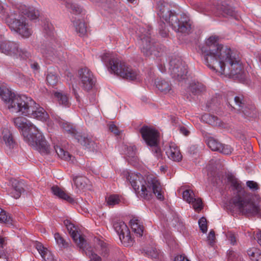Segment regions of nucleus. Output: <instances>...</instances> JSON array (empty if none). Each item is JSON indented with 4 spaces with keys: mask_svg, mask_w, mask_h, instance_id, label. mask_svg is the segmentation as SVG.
<instances>
[{
    "mask_svg": "<svg viewBox=\"0 0 261 261\" xmlns=\"http://www.w3.org/2000/svg\"><path fill=\"white\" fill-rule=\"evenodd\" d=\"M218 37L211 36L201 47V56L205 64L212 70L231 77H238L242 65L238 51L219 44Z\"/></svg>",
    "mask_w": 261,
    "mask_h": 261,
    "instance_id": "nucleus-1",
    "label": "nucleus"
},
{
    "mask_svg": "<svg viewBox=\"0 0 261 261\" xmlns=\"http://www.w3.org/2000/svg\"><path fill=\"white\" fill-rule=\"evenodd\" d=\"M0 97L12 112L45 121L48 115L30 97L18 95L4 85H0Z\"/></svg>",
    "mask_w": 261,
    "mask_h": 261,
    "instance_id": "nucleus-2",
    "label": "nucleus"
},
{
    "mask_svg": "<svg viewBox=\"0 0 261 261\" xmlns=\"http://www.w3.org/2000/svg\"><path fill=\"white\" fill-rule=\"evenodd\" d=\"M127 174V180L129 181L136 193H140L141 198L149 200L154 195L160 200L164 199L160 182L156 177L148 176L146 180L139 173Z\"/></svg>",
    "mask_w": 261,
    "mask_h": 261,
    "instance_id": "nucleus-3",
    "label": "nucleus"
},
{
    "mask_svg": "<svg viewBox=\"0 0 261 261\" xmlns=\"http://www.w3.org/2000/svg\"><path fill=\"white\" fill-rule=\"evenodd\" d=\"M227 181L230 184V187L237 194L232 198L234 206L240 213L244 215L252 216L258 213V208L253 201L252 194L246 192L241 185V182L232 173L227 175Z\"/></svg>",
    "mask_w": 261,
    "mask_h": 261,
    "instance_id": "nucleus-4",
    "label": "nucleus"
},
{
    "mask_svg": "<svg viewBox=\"0 0 261 261\" xmlns=\"http://www.w3.org/2000/svg\"><path fill=\"white\" fill-rule=\"evenodd\" d=\"M16 126L21 129L25 141L33 146H37L43 153H49V149L42 134L30 121L23 117H16L13 119Z\"/></svg>",
    "mask_w": 261,
    "mask_h": 261,
    "instance_id": "nucleus-5",
    "label": "nucleus"
},
{
    "mask_svg": "<svg viewBox=\"0 0 261 261\" xmlns=\"http://www.w3.org/2000/svg\"><path fill=\"white\" fill-rule=\"evenodd\" d=\"M101 60L110 72L130 81L138 79L139 74L136 71L126 66L125 63L118 59L114 58L111 54H104L101 57Z\"/></svg>",
    "mask_w": 261,
    "mask_h": 261,
    "instance_id": "nucleus-6",
    "label": "nucleus"
},
{
    "mask_svg": "<svg viewBox=\"0 0 261 261\" xmlns=\"http://www.w3.org/2000/svg\"><path fill=\"white\" fill-rule=\"evenodd\" d=\"M5 22L12 31L23 37L28 38L32 33L28 24L25 22V18L18 13V10L9 9L7 11Z\"/></svg>",
    "mask_w": 261,
    "mask_h": 261,
    "instance_id": "nucleus-7",
    "label": "nucleus"
},
{
    "mask_svg": "<svg viewBox=\"0 0 261 261\" xmlns=\"http://www.w3.org/2000/svg\"><path fill=\"white\" fill-rule=\"evenodd\" d=\"M140 133L147 145L152 148L151 151L157 160H162V152L160 147L159 146L160 141L159 132L152 127L144 125L140 128Z\"/></svg>",
    "mask_w": 261,
    "mask_h": 261,
    "instance_id": "nucleus-8",
    "label": "nucleus"
},
{
    "mask_svg": "<svg viewBox=\"0 0 261 261\" xmlns=\"http://www.w3.org/2000/svg\"><path fill=\"white\" fill-rule=\"evenodd\" d=\"M227 102L232 108L242 113L245 116L253 117L256 115L255 108L253 106L247 105L246 100L242 94L234 96L232 93H230Z\"/></svg>",
    "mask_w": 261,
    "mask_h": 261,
    "instance_id": "nucleus-9",
    "label": "nucleus"
},
{
    "mask_svg": "<svg viewBox=\"0 0 261 261\" xmlns=\"http://www.w3.org/2000/svg\"><path fill=\"white\" fill-rule=\"evenodd\" d=\"M0 52L14 58L26 59L30 57V53L19 47V44L14 41L0 40Z\"/></svg>",
    "mask_w": 261,
    "mask_h": 261,
    "instance_id": "nucleus-10",
    "label": "nucleus"
},
{
    "mask_svg": "<svg viewBox=\"0 0 261 261\" xmlns=\"http://www.w3.org/2000/svg\"><path fill=\"white\" fill-rule=\"evenodd\" d=\"M169 70L172 78L178 81L187 78L188 67L180 58H172L171 59Z\"/></svg>",
    "mask_w": 261,
    "mask_h": 261,
    "instance_id": "nucleus-11",
    "label": "nucleus"
},
{
    "mask_svg": "<svg viewBox=\"0 0 261 261\" xmlns=\"http://www.w3.org/2000/svg\"><path fill=\"white\" fill-rule=\"evenodd\" d=\"M150 28L147 27V31L145 32L143 29L141 30V34L139 36L141 40L140 48L142 53L145 56H149L152 54L156 55L158 45L155 41L151 38Z\"/></svg>",
    "mask_w": 261,
    "mask_h": 261,
    "instance_id": "nucleus-12",
    "label": "nucleus"
},
{
    "mask_svg": "<svg viewBox=\"0 0 261 261\" xmlns=\"http://www.w3.org/2000/svg\"><path fill=\"white\" fill-rule=\"evenodd\" d=\"M192 23L189 16L182 14L180 17L172 16L171 26L176 32L189 34L192 29Z\"/></svg>",
    "mask_w": 261,
    "mask_h": 261,
    "instance_id": "nucleus-13",
    "label": "nucleus"
},
{
    "mask_svg": "<svg viewBox=\"0 0 261 261\" xmlns=\"http://www.w3.org/2000/svg\"><path fill=\"white\" fill-rule=\"evenodd\" d=\"M80 85L85 90H90L95 85V80L92 72L87 68L79 71Z\"/></svg>",
    "mask_w": 261,
    "mask_h": 261,
    "instance_id": "nucleus-14",
    "label": "nucleus"
},
{
    "mask_svg": "<svg viewBox=\"0 0 261 261\" xmlns=\"http://www.w3.org/2000/svg\"><path fill=\"white\" fill-rule=\"evenodd\" d=\"M158 8L159 9L158 13L159 16L171 25L172 16H176L177 15L175 12L172 11L171 6L165 2H160L158 4Z\"/></svg>",
    "mask_w": 261,
    "mask_h": 261,
    "instance_id": "nucleus-15",
    "label": "nucleus"
},
{
    "mask_svg": "<svg viewBox=\"0 0 261 261\" xmlns=\"http://www.w3.org/2000/svg\"><path fill=\"white\" fill-rule=\"evenodd\" d=\"M55 119L64 132L70 135L71 137H74L76 140L77 136L81 135V133L77 131L75 126L73 124L64 120L58 116L56 117Z\"/></svg>",
    "mask_w": 261,
    "mask_h": 261,
    "instance_id": "nucleus-16",
    "label": "nucleus"
},
{
    "mask_svg": "<svg viewBox=\"0 0 261 261\" xmlns=\"http://www.w3.org/2000/svg\"><path fill=\"white\" fill-rule=\"evenodd\" d=\"M66 228L73 240L77 245L81 248H85L86 246V241L82 235L79 234L77 231H76L75 229H74L75 228L74 225L71 223V224L68 225Z\"/></svg>",
    "mask_w": 261,
    "mask_h": 261,
    "instance_id": "nucleus-17",
    "label": "nucleus"
},
{
    "mask_svg": "<svg viewBox=\"0 0 261 261\" xmlns=\"http://www.w3.org/2000/svg\"><path fill=\"white\" fill-rule=\"evenodd\" d=\"M13 10H18L20 14L21 13L32 20L37 19L40 14L39 11L34 7H27L25 5L20 6L18 8Z\"/></svg>",
    "mask_w": 261,
    "mask_h": 261,
    "instance_id": "nucleus-18",
    "label": "nucleus"
},
{
    "mask_svg": "<svg viewBox=\"0 0 261 261\" xmlns=\"http://www.w3.org/2000/svg\"><path fill=\"white\" fill-rule=\"evenodd\" d=\"M166 153L170 159L175 162L180 161L182 158L177 146L174 143H170Z\"/></svg>",
    "mask_w": 261,
    "mask_h": 261,
    "instance_id": "nucleus-19",
    "label": "nucleus"
},
{
    "mask_svg": "<svg viewBox=\"0 0 261 261\" xmlns=\"http://www.w3.org/2000/svg\"><path fill=\"white\" fill-rule=\"evenodd\" d=\"M23 184L21 181L14 180L12 181L10 195L15 199L19 198L24 192Z\"/></svg>",
    "mask_w": 261,
    "mask_h": 261,
    "instance_id": "nucleus-20",
    "label": "nucleus"
},
{
    "mask_svg": "<svg viewBox=\"0 0 261 261\" xmlns=\"http://www.w3.org/2000/svg\"><path fill=\"white\" fill-rule=\"evenodd\" d=\"M216 9L222 12L223 15L230 16H236V11L234 8L227 4L225 2H219L217 4Z\"/></svg>",
    "mask_w": 261,
    "mask_h": 261,
    "instance_id": "nucleus-21",
    "label": "nucleus"
},
{
    "mask_svg": "<svg viewBox=\"0 0 261 261\" xmlns=\"http://www.w3.org/2000/svg\"><path fill=\"white\" fill-rule=\"evenodd\" d=\"M77 140L81 145L85 146L90 151H94L97 149V144L91 138L84 135L77 136Z\"/></svg>",
    "mask_w": 261,
    "mask_h": 261,
    "instance_id": "nucleus-22",
    "label": "nucleus"
},
{
    "mask_svg": "<svg viewBox=\"0 0 261 261\" xmlns=\"http://www.w3.org/2000/svg\"><path fill=\"white\" fill-rule=\"evenodd\" d=\"M51 192L59 198L66 200L69 203H73L74 199L65 191L62 190L58 186H53L51 188Z\"/></svg>",
    "mask_w": 261,
    "mask_h": 261,
    "instance_id": "nucleus-23",
    "label": "nucleus"
},
{
    "mask_svg": "<svg viewBox=\"0 0 261 261\" xmlns=\"http://www.w3.org/2000/svg\"><path fill=\"white\" fill-rule=\"evenodd\" d=\"M36 248L45 261H55L53 254L47 248H45L41 243H37Z\"/></svg>",
    "mask_w": 261,
    "mask_h": 261,
    "instance_id": "nucleus-24",
    "label": "nucleus"
},
{
    "mask_svg": "<svg viewBox=\"0 0 261 261\" xmlns=\"http://www.w3.org/2000/svg\"><path fill=\"white\" fill-rule=\"evenodd\" d=\"M2 134L3 141L6 146L9 148H13L16 144L12 133L8 128H4L3 130Z\"/></svg>",
    "mask_w": 261,
    "mask_h": 261,
    "instance_id": "nucleus-25",
    "label": "nucleus"
},
{
    "mask_svg": "<svg viewBox=\"0 0 261 261\" xmlns=\"http://www.w3.org/2000/svg\"><path fill=\"white\" fill-rule=\"evenodd\" d=\"M39 50L41 54L46 58L53 57L56 53L55 48L50 46L47 41L41 45Z\"/></svg>",
    "mask_w": 261,
    "mask_h": 261,
    "instance_id": "nucleus-26",
    "label": "nucleus"
},
{
    "mask_svg": "<svg viewBox=\"0 0 261 261\" xmlns=\"http://www.w3.org/2000/svg\"><path fill=\"white\" fill-rule=\"evenodd\" d=\"M203 121L213 126H220L221 120L217 116L210 114H205L201 116Z\"/></svg>",
    "mask_w": 261,
    "mask_h": 261,
    "instance_id": "nucleus-27",
    "label": "nucleus"
},
{
    "mask_svg": "<svg viewBox=\"0 0 261 261\" xmlns=\"http://www.w3.org/2000/svg\"><path fill=\"white\" fill-rule=\"evenodd\" d=\"M156 88L165 94L168 93L172 91L171 85L165 80H158L155 82Z\"/></svg>",
    "mask_w": 261,
    "mask_h": 261,
    "instance_id": "nucleus-28",
    "label": "nucleus"
},
{
    "mask_svg": "<svg viewBox=\"0 0 261 261\" xmlns=\"http://www.w3.org/2000/svg\"><path fill=\"white\" fill-rule=\"evenodd\" d=\"M66 7L70 10V12L74 14L78 15L83 12L82 8L72 2V0H62Z\"/></svg>",
    "mask_w": 261,
    "mask_h": 261,
    "instance_id": "nucleus-29",
    "label": "nucleus"
},
{
    "mask_svg": "<svg viewBox=\"0 0 261 261\" xmlns=\"http://www.w3.org/2000/svg\"><path fill=\"white\" fill-rule=\"evenodd\" d=\"M189 89L194 95H198L205 91V87L201 83L192 82L190 84Z\"/></svg>",
    "mask_w": 261,
    "mask_h": 261,
    "instance_id": "nucleus-30",
    "label": "nucleus"
},
{
    "mask_svg": "<svg viewBox=\"0 0 261 261\" xmlns=\"http://www.w3.org/2000/svg\"><path fill=\"white\" fill-rule=\"evenodd\" d=\"M54 148L59 158L64 160L71 161L72 162H73V159H74V157L70 154L68 152L64 150L60 146L55 145Z\"/></svg>",
    "mask_w": 261,
    "mask_h": 261,
    "instance_id": "nucleus-31",
    "label": "nucleus"
},
{
    "mask_svg": "<svg viewBox=\"0 0 261 261\" xmlns=\"http://www.w3.org/2000/svg\"><path fill=\"white\" fill-rule=\"evenodd\" d=\"M113 227L119 236L123 233H127L128 234V228L126 224L122 221H115L113 224Z\"/></svg>",
    "mask_w": 261,
    "mask_h": 261,
    "instance_id": "nucleus-32",
    "label": "nucleus"
},
{
    "mask_svg": "<svg viewBox=\"0 0 261 261\" xmlns=\"http://www.w3.org/2000/svg\"><path fill=\"white\" fill-rule=\"evenodd\" d=\"M75 30L80 36H84L87 34V26L85 23L80 20H73Z\"/></svg>",
    "mask_w": 261,
    "mask_h": 261,
    "instance_id": "nucleus-33",
    "label": "nucleus"
},
{
    "mask_svg": "<svg viewBox=\"0 0 261 261\" xmlns=\"http://www.w3.org/2000/svg\"><path fill=\"white\" fill-rule=\"evenodd\" d=\"M247 254L252 261H261V250L256 248L247 250Z\"/></svg>",
    "mask_w": 261,
    "mask_h": 261,
    "instance_id": "nucleus-34",
    "label": "nucleus"
},
{
    "mask_svg": "<svg viewBox=\"0 0 261 261\" xmlns=\"http://www.w3.org/2000/svg\"><path fill=\"white\" fill-rule=\"evenodd\" d=\"M54 96L60 105L64 107H69L68 98L66 94L61 92H55Z\"/></svg>",
    "mask_w": 261,
    "mask_h": 261,
    "instance_id": "nucleus-35",
    "label": "nucleus"
},
{
    "mask_svg": "<svg viewBox=\"0 0 261 261\" xmlns=\"http://www.w3.org/2000/svg\"><path fill=\"white\" fill-rule=\"evenodd\" d=\"M131 227L133 231L139 237H141L143 232V226L141 225L137 220H131Z\"/></svg>",
    "mask_w": 261,
    "mask_h": 261,
    "instance_id": "nucleus-36",
    "label": "nucleus"
},
{
    "mask_svg": "<svg viewBox=\"0 0 261 261\" xmlns=\"http://www.w3.org/2000/svg\"><path fill=\"white\" fill-rule=\"evenodd\" d=\"M0 222L4 223L8 225L12 224L11 216L6 213L5 211L0 207Z\"/></svg>",
    "mask_w": 261,
    "mask_h": 261,
    "instance_id": "nucleus-37",
    "label": "nucleus"
},
{
    "mask_svg": "<svg viewBox=\"0 0 261 261\" xmlns=\"http://www.w3.org/2000/svg\"><path fill=\"white\" fill-rule=\"evenodd\" d=\"M43 27L44 33L46 35L51 37V38L54 37L53 26L48 19H45L44 20Z\"/></svg>",
    "mask_w": 261,
    "mask_h": 261,
    "instance_id": "nucleus-38",
    "label": "nucleus"
},
{
    "mask_svg": "<svg viewBox=\"0 0 261 261\" xmlns=\"http://www.w3.org/2000/svg\"><path fill=\"white\" fill-rule=\"evenodd\" d=\"M206 143L209 148L213 151H219L220 147L222 146L221 143L212 137H210L206 140Z\"/></svg>",
    "mask_w": 261,
    "mask_h": 261,
    "instance_id": "nucleus-39",
    "label": "nucleus"
},
{
    "mask_svg": "<svg viewBox=\"0 0 261 261\" xmlns=\"http://www.w3.org/2000/svg\"><path fill=\"white\" fill-rule=\"evenodd\" d=\"M119 239L125 246H129L133 245V239L130 236L129 230H128V234L123 233L121 235L120 234Z\"/></svg>",
    "mask_w": 261,
    "mask_h": 261,
    "instance_id": "nucleus-40",
    "label": "nucleus"
},
{
    "mask_svg": "<svg viewBox=\"0 0 261 261\" xmlns=\"http://www.w3.org/2000/svg\"><path fill=\"white\" fill-rule=\"evenodd\" d=\"M46 80L47 83L49 85L54 86L58 83L59 78L56 73L51 71H48L46 76Z\"/></svg>",
    "mask_w": 261,
    "mask_h": 261,
    "instance_id": "nucleus-41",
    "label": "nucleus"
},
{
    "mask_svg": "<svg viewBox=\"0 0 261 261\" xmlns=\"http://www.w3.org/2000/svg\"><path fill=\"white\" fill-rule=\"evenodd\" d=\"M142 253H144L148 257L152 258H157L159 255V252L156 248L153 247L147 248L141 250Z\"/></svg>",
    "mask_w": 261,
    "mask_h": 261,
    "instance_id": "nucleus-42",
    "label": "nucleus"
},
{
    "mask_svg": "<svg viewBox=\"0 0 261 261\" xmlns=\"http://www.w3.org/2000/svg\"><path fill=\"white\" fill-rule=\"evenodd\" d=\"M227 261H243L240 254L232 250H229L227 252Z\"/></svg>",
    "mask_w": 261,
    "mask_h": 261,
    "instance_id": "nucleus-43",
    "label": "nucleus"
},
{
    "mask_svg": "<svg viewBox=\"0 0 261 261\" xmlns=\"http://www.w3.org/2000/svg\"><path fill=\"white\" fill-rule=\"evenodd\" d=\"M87 179L86 177L79 176L74 177L73 180L75 186L79 188L82 189L86 185V180Z\"/></svg>",
    "mask_w": 261,
    "mask_h": 261,
    "instance_id": "nucleus-44",
    "label": "nucleus"
},
{
    "mask_svg": "<svg viewBox=\"0 0 261 261\" xmlns=\"http://www.w3.org/2000/svg\"><path fill=\"white\" fill-rule=\"evenodd\" d=\"M183 199L189 203H191L193 201V198L195 197L194 193L191 190H186L182 193Z\"/></svg>",
    "mask_w": 261,
    "mask_h": 261,
    "instance_id": "nucleus-45",
    "label": "nucleus"
},
{
    "mask_svg": "<svg viewBox=\"0 0 261 261\" xmlns=\"http://www.w3.org/2000/svg\"><path fill=\"white\" fill-rule=\"evenodd\" d=\"M54 237L57 243L61 247L66 248L68 246V243L59 233H56Z\"/></svg>",
    "mask_w": 261,
    "mask_h": 261,
    "instance_id": "nucleus-46",
    "label": "nucleus"
},
{
    "mask_svg": "<svg viewBox=\"0 0 261 261\" xmlns=\"http://www.w3.org/2000/svg\"><path fill=\"white\" fill-rule=\"evenodd\" d=\"M192 201H191V203L192 204L194 209L196 211L199 212L202 209V202L201 198H196L194 197Z\"/></svg>",
    "mask_w": 261,
    "mask_h": 261,
    "instance_id": "nucleus-47",
    "label": "nucleus"
},
{
    "mask_svg": "<svg viewBox=\"0 0 261 261\" xmlns=\"http://www.w3.org/2000/svg\"><path fill=\"white\" fill-rule=\"evenodd\" d=\"M97 244L100 247L101 254L103 256H107L109 253L107 245L103 241L97 239Z\"/></svg>",
    "mask_w": 261,
    "mask_h": 261,
    "instance_id": "nucleus-48",
    "label": "nucleus"
},
{
    "mask_svg": "<svg viewBox=\"0 0 261 261\" xmlns=\"http://www.w3.org/2000/svg\"><path fill=\"white\" fill-rule=\"evenodd\" d=\"M159 33L162 37H166L168 35V30L166 29L165 23L163 21L159 22Z\"/></svg>",
    "mask_w": 261,
    "mask_h": 261,
    "instance_id": "nucleus-49",
    "label": "nucleus"
},
{
    "mask_svg": "<svg viewBox=\"0 0 261 261\" xmlns=\"http://www.w3.org/2000/svg\"><path fill=\"white\" fill-rule=\"evenodd\" d=\"M200 229L203 233H205L207 230V221L205 218L201 217L198 221Z\"/></svg>",
    "mask_w": 261,
    "mask_h": 261,
    "instance_id": "nucleus-50",
    "label": "nucleus"
},
{
    "mask_svg": "<svg viewBox=\"0 0 261 261\" xmlns=\"http://www.w3.org/2000/svg\"><path fill=\"white\" fill-rule=\"evenodd\" d=\"M120 199L117 195H111L107 199V202L109 205L113 206L118 204Z\"/></svg>",
    "mask_w": 261,
    "mask_h": 261,
    "instance_id": "nucleus-51",
    "label": "nucleus"
},
{
    "mask_svg": "<svg viewBox=\"0 0 261 261\" xmlns=\"http://www.w3.org/2000/svg\"><path fill=\"white\" fill-rule=\"evenodd\" d=\"M246 186L252 192L256 191L259 189L258 184L253 180H248L246 182Z\"/></svg>",
    "mask_w": 261,
    "mask_h": 261,
    "instance_id": "nucleus-52",
    "label": "nucleus"
},
{
    "mask_svg": "<svg viewBox=\"0 0 261 261\" xmlns=\"http://www.w3.org/2000/svg\"><path fill=\"white\" fill-rule=\"evenodd\" d=\"M220 150H219V151L223 154H230L232 151V148L228 145L225 144H222V146L220 147Z\"/></svg>",
    "mask_w": 261,
    "mask_h": 261,
    "instance_id": "nucleus-53",
    "label": "nucleus"
},
{
    "mask_svg": "<svg viewBox=\"0 0 261 261\" xmlns=\"http://www.w3.org/2000/svg\"><path fill=\"white\" fill-rule=\"evenodd\" d=\"M93 2L97 4L99 6L106 9L110 5L112 0H91Z\"/></svg>",
    "mask_w": 261,
    "mask_h": 261,
    "instance_id": "nucleus-54",
    "label": "nucleus"
},
{
    "mask_svg": "<svg viewBox=\"0 0 261 261\" xmlns=\"http://www.w3.org/2000/svg\"><path fill=\"white\" fill-rule=\"evenodd\" d=\"M207 238L208 244L211 246H213L215 243V233L213 230H210Z\"/></svg>",
    "mask_w": 261,
    "mask_h": 261,
    "instance_id": "nucleus-55",
    "label": "nucleus"
},
{
    "mask_svg": "<svg viewBox=\"0 0 261 261\" xmlns=\"http://www.w3.org/2000/svg\"><path fill=\"white\" fill-rule=\"evenodd\" d=\"M109 130L113 133L115 135L118 136L120 134V131L118 128L113 123L109 125Z\"/></svg>",
    "mask_w": 261,
    "mask_h": 261,
    "instance_id": "nucleus-56",
    "label": "nucleus"
},
{
    "mask_svg": "<svg viewBox=\"0 0 261 261\" xmlns=\"http://www.w3.org/2000/svg\"><path fill=\"white\" fill-rule=\"evenodd\" d=\"M227 237L228 240L232 245H234L236 242V238L235 235L232 232H228Z\"/></svg>",
    "mask_w": 261,
    "mask_h": 261,
    "instance_id": "nucleus-57",
    "label": "nucleus"
},
{
    "mask_svg": "<svg viewBox=\"0 0 261 261\" xmlns=\"http://www.w3.org/2000/svg\"><path fill=\"white\" fill-rule=\"evenodd\" d=\"M89 255L90 257L89 261H101V257L95 253L91 252Z\"/></svg>",
    "mask_w": 261,
    "mask_h": 261,
    "instance_id": "nucleus-58",
    "label": "nucleus"
},
{
    "mask_svg": "<svg viewBox=\"0 0 261 261\" xmlns=\"http://www.w3.org/2000/svg\"><path fill=\"white\" fill-rule=\"evenodd\" d=\"M179 129L180 132L186 136H188L190 133V132L187 129V128L184 126H180L179 127Z\"/></svg>",
    "mask_w": 261,
    "mask_h": 261,
    "instance_id": "nucleus-59",
    "label": "nucleus"
},
{
    "mask_svg": "<svg viewBox=\"0 0 261 261\" xmlns=\"http://www.w3.org/2000/svg\"><path fill=\"white\" fill-rule=\"evenodd\" d=\"M0 261H8L7 255L4 250L0 251Z\"/></svg>",
    "mask_w": 261,
    "mask_h": 261,
    "instance_id": "nucleus-60",
    "label": "nucleus"
},
{
    "mask_svg": "<svg viewBox=\"0 0 261 261\" xmlns=\"http://www.w3.org/2000/svg\"><path fill=\"white\" fill-rule=\"evenodd\" d=\"M7 12H5L3 6L0 4V17H2L3 19L5 20Z\"/></svg>",
    "mask_w": 261,
    "mask_h": 261,
    "instance_id": "nucleus-61",
    "label": "nucleus"
},
{
    "mask_svg": "<svg viewBox=\"0 0 261 261\" xmlns=\"http://www.w3.org/2000/svg\"><path fill=\"white\" fill-rule=\"evenodd\" d=\"M31 67L34 71H38L40 68L39 64L36 62L31 63Z\"/></svg>",
    "mask_w": 261,
    "mask_h": 261,
    "instance_id": "nucleus-62",
    "label": "nucleus"
},
{
    "mask_svg": "<svg viewBox=\"0 0 261 261\" xmlns=\"http://www.w3.org/2000/svg\"><path fill=\"white\" fill-rule=\"evenodd\" d=\"M5 244L6 243L5 239L0 237V247L3 248Z\"/></svg>",
    "mask_w": 261,
    "mask_h": 261,
    "instance_id": "nucleus-63",
    "label": "nucleus"
},
{
    "mask_svg": "<svg viewBox=\"0 0 261 261\" xmlns=\"http://www.w3.org/2000/svg\"><path fill=\"white\" fill-rule=\"evenodd\" d=\"M257 242L261 246V230L256 234Z\"/></svg>",
    "mask_w": 261,
    "mask_h": 261,
    "instance_id": "nucleus-64",
    "label": "nucleus"
}]
</instances>
